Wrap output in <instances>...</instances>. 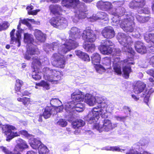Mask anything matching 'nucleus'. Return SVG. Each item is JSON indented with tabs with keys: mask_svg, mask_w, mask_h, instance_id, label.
<instances>
[{
	"mask_svg": "<svg viewBox=\"0 0 154 154\" xmlns=\"http://www.w3.org/2000/svg\"><path fill=\"white\" fill-rule=\"evenodd\" d=\"M49 9L51 14L54 15H60L62 11L60 6L57 5H51L50 6Z\"/></svg>",
	"mask_w": 154,
	"mask_h": 154,
	"instance_id": "b1692460",
	"label": "nucleus"
},
{
	"mask_svg": "<svg viewBox=\"0 0 154 154\" xmlns=\"http://www.w3.org/2000/svg\"><path fill=\"white\" fill-rule=\"evenodd\" d=\"M37 86H41L47 90H48L50 88L49 84L48 82L44 81H42L39 83H38L36 85Z\"/></svg>",
	"mask_w": 154,
	"mask_h": 154,
	"instance_id": "58836bf2",
	"label": "nucleus"
},
{
	"mask_svg": "<svg viewBox=\"0 0 154 154\" xmlns=\"http://www.w3.org/2000/svg\"><path fill=\"white\" fill-rule=\"evenodd\" d=\"M105 107L99 106L93 108L91 111L89 112L87 116L86 119L88 123L91 124L97 122L100 116L103 118L104 117L105 112L103 108Z\"/></svg>",
	"mask_w": 154,
	"mask_h": 154,
	"instance_id": "6e6552de",
	"label": "nucleus"
},
{
	"mask_svg": "<svg viewBox=\"0 0 154 154\" xmlns=\"http://www.w3.org/2000/svg\"><path fill=\"white\" fill-rule=\"evenodd\" d=\"M82 39L85 42L83 45L84 48L88 52H92L95 49V46L94 44H87V42H92L96 39V35L89 27H88L84 30L82 34Z\"/></svg>",
	"mask_w": 154,
	"mask_h": 154,
	"instance_id": "423d86ee",
	"label": "nucleus"
},
{
	"mask_svg": "<svg viewBox=\"0 0 154 154\" xmlns=\"http://www.w3.org/2000/svg\"><path fill=\"white\" fill-rule=\"evenodd\" d=\"M79 0H62L61 4L67 8L76 7L79 3Z\"/></svg>",
	"mask_w": 154,
	"mask_h": 154,
	"instance_id": "aec40b11",
	"label": "nucleus"
},
{
	"mask_svg": "<svg viewBox=\"0 0 154 154\" xmlns=\"http://www.w3.org/2000/svg\"><path fill=\"white\" fill-rule=\"evenodd\" d=\"M84 98L85 102L90 106H94L96 103L95 97L89 94H86Z\"/></svg>",
	"mask_w": 154,
	"mask_h": 154,
	"instance_id": "393cba45",
	"label": "nucleus"
},
{
	"mask_svg": "<svg viewBox=\"0 0 154 154\" xmlns=\"http://www.w3.org/2000/svg\"><path fill=\"white\" fill-rule=\"evenodd\" d=\"M34 35L36 40L39 42H43L46 39L45 35L39 30H35Z\"/></svg>",
	"mask_w": 154,
	"mask_h": 154,
	"instance_id": "bb28decb",
	"label": "nucleus"
},
{
	"mask_svg": "<svg viewBox=\"0 0 154 154\" xmlns=\"http://www.w3.org/2000/svg\"><path fill=\"white\" fill-rule=\"evenodd\" d=\"M20 26L21 24H18L17 26V30L15 35H14L15 29H13L10 33L11 43L13 44H17L18 47H19L20 45L21 34L23 32V30L21 28Z\"/></svg>",
	"mask_w": 154,
	"mask_h": 154,
	"instance_id": "ddd939ff",
	"label": "nucleus"
},
{
	"mask_svg": "<svg viewBox=\"0 0 154 154\" xmlns=\"http://www.w3.org/2000/svg\"><path fill=\"white\" fill-rule=\"evenodd\" d=\"M137 11L139 14L144 13L145 14H149L150 12L149 9L147 7L143 8L142 9H138Z\"/></svg>",
	"mask_w": 154,
	"mask_h": 154,
	"instance_id": "c03bdc74",
	"label": "nucleus"
},
{
	"mask_svg": "<svg viewBox=\"0 0 154 154\" xmlns=\"http://www.w3.org/2000/svg\"><path fill=\"white\" fill-rule=\"evenodd\" d=\"M29 142L31 147L35 149H38L39 145L42 144L39 140L33 138L29 140Z\"/></svg>",
	"mask_w": 154,
	"mask_h": 154,
	"instance_id": "cd10ccee",
	"label": "nucleus"
},
{
	"mask_svg": "<svg viewBox=\"0 0 154 154\" xmlns=\"http://www.w3.org/2000/svg\"><path fill=\"white\" fill-rule=\"evenodd\" d=\"M131 97L136 101H137L139 99V97H137L134 94H132Z\"/></svg>",
	"mask_w": 154,
	"mask_h": 154,
	"instance_id": "e2e57ef3",
	"label": "nucleus"
},
{
	"mask_svg": "<svg viewBox=\"0 0 154 154\" xmlns=\"http://www.w3.org/2000/svg\"><path fill=\"white\" fill-rule=\"evenodd\" d=\"M97 6L102 10H109V13L114 16L112 19L114 25H119L125 31L127 32L133 31L134 26L133 21L134 17L131 13H127L121 16H119L122 15L123 12H125V9L121 7L117 9L112 8V4L108 2L99 1L97 3Z\"/></svg>",
	"mask_w": 154,
	"mask_h": 154,
	"instance_id": "f257e3e1",
	"label": "nucleus"
},
{
	"mask_svg": "<svg viewBox=\"0 0 154 154\" xmlns=\"http://www.w3.org/2000/svg\"><path fill=\"white\" fill-rule=\"evenodd\" d=\"M102 64L103 66L100 65H96L95 68L96 71L101 74L105 71L106 69H109L111 68V60L110 57H106L102 60Z\"/></svg>",
	"mask_w": 154,
	"mask_h": 154,
	"instance_id": "2eb2a0df",
	"label": "nucleus"
},
{
	"mask_svg": "<svg viewBox=\"0 0 154 154\" xmlns=\"http://www.w3.org/2000/svg\"><path fill=\"white\" fill-rule=\"evenodd\" d=\"M114 52L113 54H115L117 56H119L120 55L121 53V51L119 48H113V50L112 52Z\"/></svg>",
	"mask_w": 154,
	"mask_h": 154,
	"instance_id": "864d4df0",
	"label": "nucleus"
},
{
	"mask_svg": "<svg viewBox=\"0 0 154 154\" xmlns=\"http://www.w3.org/2000/svg\"><path fill=\"white\" fill-rule=\"evenodd\" d=\"M117 125L116 123L112 124L111 120L106 119L103 121V125H100L98 123H95L94 126V128L100 132L103 131H108L113 129Z\"/></svg>",
	"mask_w": 154,
	"mask_h": 154,
	"instance_id": "9d476101",
	"label": "nucleus"
},
{
	"mask_svg": "<svg viewBox=\"0 0 154 154\" xmlns=\"http://www.w3.org/2000/svg\"><path fill=\"white\" fill-rule=\"evenodd\" d=\"M145 4V0H133L129 3V6L131 9L138 8L139 9L142 8Z\"/></svg>",
	"mask_w": 154,
	"mask_h": 154,
	"instance_id": "6ab92c4d",
	"label": "nucleus"
},
{
	"mask_svg": "<svg viewBox=\"0 0 154 154\" xmlns=\"http://www.w3.org/2000/svg\"><path fill=\"white\" fill-rule=\"evenodd\" d=\"M16 82L15 89L16 91H18L20 90L21 86L23 85V82L22 81L19 79L17 80Z\"/></svg>",
	"mask_w": 154,
	"mask_h": 154,
	"instance_id": "4c0bfd02",
	"label": "nucleus"
},
{
	"mask_svg": "<svg viewBox=\"0 0 154 154\" xmlns=\"http://www.w3.org/2000/svg\"><path fill=\"white\" fill-rule=\"evenodd\" d=\"M146 73L148 74L153 76L154 73V69H150L147 70L146 71Z\"/></svg>",
	"mask_w": 154,
	"mask_h": 154,
	"instance_id": "bf43d9fd",
	"label": "nucleus"
},
{
	"mask_svg": "<svg viewBox=\"0 0 154 154\" xmlns=\"http://www.w3.org/2000/svg\"><path fill=\"white\" fill-rule=\"evenodd\" d=\"M114 117L117 121L122 122H124L126 118L125 116H115Z\"/></svg>",
	"mask_w": 154,
	"mask_h": 154,
	"instance_id": "3c124183",
	"label": "nucleus"
},
{
	"mask_svg": "<svg viewBox=\"0 0 154 154\" xmlns=\"http://www.w3.org/2000/svg\"><path fill=\"white\" fill-rule=\"evenodd\" d=\"M149 86L150 87L153 86L154 85V80L152 78H150L149 79Z\"/></svg>",
	"mask_w": 154,
	"mask_h": 154,
	"instance_id": "4d7b16f0",
	"label": "nucleus"
},
{
	"mask_svg": "<svg viewBox=\"0 0 154 154\" xmlns=\"http://www.w3.org/2000/svg\"><path fill=\"white\" fill-rule=\"evenodd\" d=\"M55 109L52 107H46L43 112V116L44 117L47 119L50 117L52 114H55L56 112Z\"/></svg>",
	"mask_w": 154,
	"mask_h": 154,
	"instance_id": "5701e85b",
	"label": "nucleus"
},
{
	"mask_svg": "<svg viewBox=\"0 0 154 154\" xmlns=\"http://www.w3.org/2000/svg\"><path fill=\"white\" fill-rule=\"evenodd\" d=\"M57 125L62 127H65L67 124V122L66 120L63 119H60L56 122Z\"/></svg>",
	"mask_w": 154,
	"mask_h": 154,
	"instance_id": "79ce46f5",
	"label": "nucleus"
},
{
	"mask_svg": "<svg viewBox=\"0 0 154 154\" xmlns=\"http://www.w3.org/2000/svg\"><path fill=\"white\" fill-rule=\"evenodd\" d=\"M149 62L154 67V55L149 57Z\"/></svg>",
	"mask_w": 154,
	"mask_h": 154,
	"instance_id": "6e6d98bb",
	"label": "nucleus"
},
{
	"mask_svg": "<svg viewBox=\"0 0 154 154\" xmlns=\"http://www.w3.org/2000/svg\"><path fill=\"white\" fill-rule=\"evenodd\" d=\"M31 20H33V21H30V22L33 23L34 24H37V25H39L40 24V22L38 21H35L33 19H31Z\"/></svg>",
	"mask_w": 154,
	"mask_h": 154,
	"instance_id": "0e129e2a",
	"label": "nucleus"
},
{
	"mask_svg": "<svg viewBox=\"0 0 154 154\" xmlns=\"http://www.w3.org/2000/svg\"><path fill=\"white\" fill-rule=\"evenodd\" d=\"M81 30L77 28L73 27L69 32V39H66L65 43L59 47L58 53H55L52 56L51 62L53 66L59 68H63L65 61L63 54L71 50L76 48L78 44L75 41L77 38H80Z\"/></svg>",
	"mask_w": 154,
	"mask_h": 154,
	"instance_id": "f03ea898",
	"label": "nucleus"
},
{
	"mask_svg": "<svg viewBox=\"0 0 154 154\" xmlns=\"http://www.w3.org/2000/svg\"><path fill=\"white\" fill-rule=\"evenodd\" d=\"M71 98L72 101L66 104V111L68 113L75 110L79 112L82 111L84 109V106L83 104L79 103L83 101L84 99V95L82 92L77 90L72 94Z\"/></svg>",
	"mask_w": 154,
	"mask_h": 154,
	"instance_id": "20e7f679",
	"label": "nucleus"
},
{
	"mask_svg": "<svg viewBox=\"0 0 154 154\" xmlns=\"http://www.w3.org/2000/svg\"><path fill=\"white\" fill-rule=\"evenodd\" d=\"M117 39L120 44L123 46L122 48V51L125 53L130 54L131 56H133L134 51L130 47L132 43L131 37L128 35H126L124 33H120L117 35Z\"/></svg>",
	"mask_w": 154,
	"mask_h": 154,
	"instance_id": "0eeeda50",
	"label": "nucleus"
},
{
	"mask_svg": "<svg viewBox=\"0 0 154 154\" xmlns=\"http://www.w3.org/2000/svg\"><path fill=\"white\" fill-rule=\"evenodd\" d=\"M106 111L109 113H111L114 109V105L112 103H109V101L108 104L106 106Z\"/></svg>",
	"mask_w": 154,
	"mask_h": 154,
	"instance_id": "e433bc0d",
	"label": "nucleus"
},
{
	"mask_svg": "<svg viewBox=\"0 0 154 154\" xmlns=\"http://www.w3.org/2000/svg\"><path fill=\"white\" fill-rule=\"evenodd\" d=\"M132 56L131 57V60L129 58H128L123 61H120V58L119 57L116 56L113 57V68L114 71L118 74H121L122 73L120 66L122 64L123 65H126L123 68V71L124 75L126 78L129 76V74L131 72V69L130 66L134 64V62L133 61V56Z\"/></svg>",
	"mask_w": 154,
	"mask_h": 154,
	"instance_id": "39448f33",
	"label": "nucleus"
},
{
	"mask_svg": "<svg viewBox=\"0 0 154 154\" xmlns=\"http://www.w3.org/2000/svg\"><path fill=\"white\" fill-rule=\"evenodd\" d=\"M102 35L106 38H111L115 36V32L113 28L110 26L105 27L102 31Z\"/></svg>",
	"mask_w": 154,
	"mask_h": 154,
	"instance_id": "a211bd4d",
	"label": "nucleus"
},
{
	"mask_svg": "<svg viewBox=\"0 0 154 154\" xmlns=\"http://www.w3.org/2000/svg\"><path fill=\"white\" fill-rule=\"evenodd\" d=\"M126 154H150V153L146 151H144L143 153L141 154L132 149L130 150L128 152L126 153Z\"/></svg>",
	"mask_w": 154,
	"mask_h": 154,
	"instance_id": "a18cd8bd",
	"label": "nucleus"
},
{
	"mask_svg": "<svg viewBox=\"0 0 154 154\" xmlns=\"http://www.w3.org/2000/svg\"><path fill=\"white\" fill-rule=\"evenodd\" d=\"M17 100L18 101L22 102L24 105H25L27 102L29 101V99L26 97H23L22 98H18Z\"/></svg>",
	"mask_w": 154,
	"mask_h": 154,
	"instance_id": "de8ad7c7",
	"label": "nucleus"
},
{
	"mask_svg": "<svg viewBox=\"0 0 154 154\" xmlns=\"http://www.w3.org/2000/svg\"><path fill=\"white\" fill-rule=\"evenodd\" d=\"M91 60L92 63L94 64V66L100 63L101 60V57L100 55L97 53H94L91 56Z\"/></svg>",
	"mask_w": 154,
	"mask_h": 154,
	"instance_id": "2f4dec72",
	"label": "nucleus"
},
{
	"mask_svg": "<svg viewBox=\"0 0 154 154\" xmlns=\"http://www.w3.org/2000/svg\"><path fill=\"white\" fill-rule=\"evenodd\" d=\"M26 8L28 10V14L29 15H35L37 12V11L36 10L31 11L33 8V7L32 5H30V6H28Z\"/></svg>",
	"mask_w": 154,
	"mask_h": 154,
	"instance_id": "a19ab883",
	"label": "nucleus"
},
{
	"mask_svg": "<svg viewBox=\"0 0 154 154\" xmlns=\"http://www.w3.org/2000/svg\"><path fill=\"white\" fill-rule=\"evenodd\" d=\"M16 141L18 144L14 149V151L13 152H10L6 148L3 146H1V148L5 154H21L18 151V150L22 151L23 149L27 148L28 146L24 140L20 138L18 139Z\"/></svg>",
	"mask_w": 154,
	"mask_h": 154,
	"instance_id": "f8f14e48",
	"label": "nucleus"
},
{
	"mask_svg": "<svg viewBox=\"0 0 154 154\" xmlns=\"http://www.w3.org/2000/svg\"><path fill=\"white\" fill-rule=\"evenodd\" d=\"M58 44V43L57 42H53L50 44H46L44 45V49L47 52L49 51L48 49H50L51 51L54 50L57 48Z\"/></svg>",
	"mask_w": 154,
	"mask_h": 154,
	"instance_id": "7c9ffc66",
	"label": "nucleus"
},
{
	"mask_svg": "<svg viewBox=\"0 0 154 154\" xmlns=\"http://www.w3.org/2000/svg\"><path fill=\"white\" fill-rule=\"evenodd\" d=\"M53 108L55 109V110L56 112V113L55 114H56L57 112H60L63 109V106H55V107H53Z\"/></svg>",
	"mask_w": 154,
	"mask_h": 154,
	"instance_id": "8fccbe9b",
	"label": "nucleus"
},
{
	"mask_svg": "<svg viewBox=\"0 0 154 154\" xmlns=\"http://www.w3.org/2000/svg\"><path fill=\"white\" fill-rule=\"evenodd\" d=\"M135 47L136 51L141 54L145 53L146 52V49L143 43L140 41H137L136 42Z\"/></svg>",
	"mask_w": 154,
	"mask_h": 154,
	"instance_id": "a878e982",
	"label": "nucleus"
},
{
	"mask_svg": "<svg viewBox=\"0 0 154 154\" xmlns=\"http://www.w3.org/2000/svg\"><path fill=\"white\" fill-rule=\"evenodd\" d=\"M146 87V85L141 81H138L134 86L133 91L136 94H138L143 92L141 97L144 98V101L147 104L149 100V97L152 93V89L150 88L146 89L145 92L143 91Z\"/></svg>",
	"mask_w": 154,
	"mask_h": 154,
	"instance_id": "1a4fd4ad",
	"label": "nucleus"
},
{
	"mask_svg": "<svg viewBox=\"0 0 154 154\" xmlns=\"http://www.w3.org/2000/svg\"><path fill=\"white\" fill-rule=\"evenodd\" d=\"M33 21V20H31V19L28 18L22 20L20 18V20L19 21V24H21V23H22V24L26 25L27 26H29V25L30 24L28 21Z\"/></svg>",
	"mask_w": 154,
	"mask_h": 154,
	"instance_id": "37998d69",
	"label": "nucleus"
},
{
	"mask_svg": "<svg viewBox=\"0 0 154 154\" xmlns=\"http://www.w3.org/2000/svg\"><path fill=\"white\" fill-rule=\"evenodd\" d=\"M84 52H82L80 50L76 51H75V53L76 55L78 56L79 57L81 58L83 55Z\"/></svg>",
	"mask_w": 154,
	"mask_h": 154,
	"instance_id": "5fc2aeb1",
	"label": "nucleus"
},
{
	"mask_svg": "<svg viewBox=\"0 0 154 154\" xmlns=\"http://www.w3.org/2000/svg\"><path fill=\"white\" fill-rule=\"evenodd\" d=\"M38 149L39 154H48L49 152L47 147L43 144L39 145Z\"/></svg>",
	"mask_w": 154,
	"mask_h": 154,
	"instance_id": "c9c22d12",
	"label": "nucleus"
},
{
	"mask_svg": "<svg viewBox=\"0 0 154 154\" xmlns=\"http://www.w3.org/2000/svg\"><path fill=\"white\" fill-rule=\"evenodd\" d=\"M85 124V122L81 119L76 120L72 123V127L75 129L83 127Z\"/></svg>",
	"mask_w": 154,
	"mask_h": 154,
	"instance_id": "473e14b6",
	"label": "nucleus"
},
{
	"mask_svg": "<svg viewBox=\"0 0 154 154\" xmlns=\"http://www.w3.org/2000/svg\"><path fill=\"white\" fill-rule=\"evenodd\" d=\"M18 95H20L21 96H23L25 95H28L29 93L27 91H24L23 93H21V92H19L17 93Z\"/></svg>",
	"mask_w": 154,
	"mask_h": 154,
	"instance_id": "13d9d810",
	"label": "nucleus"
},
{
	"mask_svg": "<svg viewBox=\"0 0 154 154\" xmlns=\"http://www.w3.org/2000/svg\"><path fill=\"white\" fill-rule=\"evenodd\" d=\"M2 129L5 134L7 135L6 140L7 141H9L14 137L18 135V133L17 132L12 131V130H14L16 129L15 127L13 126L7 125L3 127Z\"/></svg>",
	"mask_w": 154,
	"mask_h": 154,
	"instance_id": "dca6fc26",
	"label": "nucleus"
},
{
	"mask_svg": "<svg viewBox=\"0 0 154 154\" xmlns=\"http://www.w3.org/2000/svg\"><path fill=\"white\" fill-rule=\"evenodd\" d=\"M49 22L54 27L59 29H63L67 26L68 22L65 18L58 16L51 18Z\"/></svg>",
	"mask_w": 154,
	"mask_h": 154,
	"instance_id": "9b49d317",
	"label": "nucleus"
},
{
	"mask_svg": "<svg viewBox=\"0 0 154 154\" xmlns=\"http://www.w3.org/2000/svg\"><path fill=\"white\" fill-rule=\"evenodd\" d=\"M90 21L94 22V20H103L108 22V18L106 13L104 12H100L96 14H94L89 19Z\"/></svg>",
	"mask_w": 154,
	"mask_h": 154,
	"instance_id": "f3484780",
	"label": "nucleus"
},
{
	"mask_svg": "<svg viewBox=\"0 0 154 154\" xmlns=\"http://www.w3.org/2000/svg\"><path fill=\"white\" fill-rule=\"evenodd\" d=\"M24 42L27 44L28 47L31 45L34 41L33 35L28 33L24 34Z\"/></svg>",
	"mask_w": 154,
	"mask_h": 154,
	"instance_id": "c85d7f7f",
	"label": "nucleus"
},
{
	"mask_svg": "<svg viewBox=\"0 0 154 154\" xmlns=\"http://www.w3.org/2000/svg\"><path fill=\"white\" fill-rule=\"evenodd\" d=\"M26 154H36V153L32 151H28Z\"/></svg>",
	"mask_w": 154,
	"mask_h": 154,
	"instance_id": "69168bd1",
	"label": "nucleus"
},
{
	"mask_svg": "<svg viewBox=\"0 0 154 154\" xmlns=\"http://www.w3.org/2000/svg\"><path fill=\"white\" fill-rule=\"evenodd\" d=\"M86 16V14L84 12L81 11L80 10H77L75 12L74 16L72 17V18L73 22L76 23L80 19L85 18Z\"/></svg>",
	"mask_w": 154,
	"mask_h": 154,
	"instance_id": "4be33fe9",
	"label": "nucleus"
},
{
	"mask_svg": "<svg viewBox=\"0 0 154 154\" xmlns=\"http://www.w3.org/2000/svg\"><path fill=\"white\" fill-rule=\"evenodd\" d=\"M80 130L79 129H78L77 130H75L74 132V133L76 135H77V134H78V133H80Z\"/></svg>",
	"mask_w": 154,
	"mask_h": 154,
	"instance_id": "338daca9",
	"label": "nucleus"
},
{
	"mask_svg": "<svg viewBox=\"0 0 154 154\" xmlns=\"http://www.w3.org/2000/svg\"><path fill=\"white\" fill-rule=\"evenodd\" d=\"M99 49L102 54H109L112 53L114 47L113 43L110 40H105L102 41Z\"/></svg>",
	"mask_w": 154,
	"mask_h": 154,
	"instance_id": "4468645a",
	"label": "nucleus"
},
{
	"mask_svg": "<svg viewBox=\"0 0 154 154\" xmlns=\"http://www.w3.org/2000/svg\"><path fill=\"white\" fill-rule=\"evenodd\" d=\"M152 11L154 12V1L152 2Z\"/></svg>",
	"mask_w": 154,
	"mask_h": 154,
	"instance_id": "774afa93",
	"label": "nucleus"
},
{
	"mask_svg": "<svg viewBox=\"0 0 154 154\" xmlns=\"http://www.w3.org/2000/svg\"><path fill=\"white\" fill-rule=\"evenodd\" d=\"M39 54L38 48L36 47H31L27 48V51L24 57L27 60H29L32 56Z\"/></svg>",
	"mask_w": 154,
	"mask_h": 154,
	"instance_id": "412c9836",
	"label": "nucleus"
},
{
	"mask_svg": "<svg viewBox=\"0 0 154 154\" xmlns=\"http://www.w3.org/2000/svg\"><path fill=\"white\" fill-rule=\"evenodd\" d=\"M21 133L25 136L27 137L28 135L27 132L26 131H21Z\"/></svg>",
	"mask_w": 154,
	"mask_h": 154,
	"instance_id": "052dcab7",
	"label": "nucleus"
},
{
	"mask_svg": "<svg viewBox=\"0 0 154 154\" xmlns=\"http://www.w3.org/2000/svg\"><path fill=\"white\" fill-rule=\"evenodd\" d=\"M50 104L53 106H55V105H61L62 104L61 101L57 98H53L50 101Z\"/></svg>",
	"mask_w": 154,
	"mask_h": 154,
	"instance_id": "ea45409f",
	"label": "nucleus"
},
{
	"mask_svg": "<svg viewBox=\"0 0 154 154\" xmlns=\"http://www.w3.org/2000/svg\"><path fill=\"white\" fill-rule=\"evenodd\" d=\"M82 57H81V59L84 61H89L90 60V57L89 56L85 53H84Z\"/></svg>",
	"mask_w": 154,
	"mask_h": 154,
	"instance_id": "09e8293b",
	"label": "nucleus"
},
{
	"mask_svg": "<svg viewBox=\"0 0 154 154\" xmlns=\"http://www.w3.org/2000/svg\"><path fill=\"white\" fill-rule=\"evenodd\" d=\"M95 103L100 104V106H101L102 107H105L108 104V100H106L104 97H99L97 96L95 97Z\"/></svg>",
	"mask_w": 154,
	"mask_h": 154,
	"instance_id": "c756f323",
	"label": "nucleus"
},
{
	"mask_svg": "<svg viewBox=\"0 0 154 154\" xmlns=\"http://www.w3.org/2000/svg\"><path fill=\"white\" fill-rule=\"evenodd\" d=\"M2 25L3 30H5L8 28L10 25L9 23L6 21L3 22Z\"/></svg>",
	"mask_w": 154,
	"mask_h": 154,
	"instance_id": "603ef678",
	"label": "nucleus"
},
{
	"mask_svg": "<svg viewBox=\"0 0 154 154\" xmlns=\"http://www.w3.org/2000/svg\"><path fill=\"white\" fill-rule=\"evenodd\" d=\"M145 40L147 42H152L154 44V34L152 33H146L144 36Z\"/></svg>",
	"mask_w": 154,
	"mask_h": 154,
	"instance_id": "f704fd0d",
	"label": "nucleus"
},
{
	"mask_svg": "<svg viewBox=\"0 0 154 154\" xmlns=\"http://www.w3.org/2000/svg\"><path fill=\"white\" fill-rule=\"evenodd\" d=\"M134 16H135L137 21L140 23H144L147 22L150 19L149 17L148 16L143 17L137 14H136Z\"/></svg>",
	"mask_w": 154,
	"mask_h": 154,
	"instance_id": "72a5a7b5",
	"label": "nucleus"
},
{
	"mask_svg": "<svg viewBox=\"0 0 154 154\" xmlns=\"http://www.w3.org/2000/svg\"><path fill=\"white\" fill-rule=\"evenodd\" d=\"M33 61L32 62L33 67L34 69V71L32 73V77L35 80H39L42 77V73L44 75V77L45 80L52 82L53 83L57 84L58 80L61 79L62 76L61 73L60 71L55 69H50L49 68L44 67L42 72L39 68L41 63L43 62H46V64L49 63L47 60L44 59H38L37 57H32Z\"/></svg>",
	"mask_w": 154,
	"mask_h": 154,
	"instance_id": "7ed1b4c3",
	"label": "nucleus"
},
{
	"mask_svg": "<svg viewBox=\"0 0 154 154\" xmlns=\"http://www.w3.org/2000/svg\"><path fill=\"white\" fill-rule=\"evenodd\" d=\"M107 149L108 150L118 152H122V151L124 150V149H121L118 146L110 147Z\"/></svg>",
	"mask_w": 154,
	"mask_h": 154,
	"instance_id": "49530a36",
	"label": "nucleus"
},
{
	"mask_svg": "<svg viewBox=\"0 0 154 154\" xmlns=\"http://www.w3.org/2000/svg\"><path fill=\"white\" fill-rule=\"evenodd\" d=\"M114 4H115L116 5H118L119 6L123 4V2L119 1L115 2Z\"/></svg>",
	"mask_w": 154,
	"mask_h": 154,
	"instance_id": "680f3d73",
	"label": "nucleus"
}]
</instances>
